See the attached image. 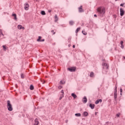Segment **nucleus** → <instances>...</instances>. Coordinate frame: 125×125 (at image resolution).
<instances>
[{"label": "nucleus", "instance_id": "f257e3e1", "mask_svg": "<svg viewBox=\"0 0 125 125\" xmlns=\"http://www.w3.org/2000/svg\"><path fill=\"white\" fill-rule=\"evenodd\" d=\"M97 12L100 16H103L105 14V7H99L97 8Z\"/></svg>", "mask_w": 125, "mask_h": 125}, {"label": "nucleus", "instance_id": "f03ea898", "mask_svg": "<svg viewBox=\"0 0 125 125\" xmlns=\"http://www.w3.org/2000/svg\"><path fill=\"white\" fill-rule=\"evenodd\" d=\"M7 107L8 111H12L13 110V108L12 107V105H11V104H10V101H7Z\"/></svg>", "mask_w": 125, "mask_h": 125}, {"label": "nucleus", "instance_id": "7ed1b4c3", "mask_svg": "<svg viewBox=\"0 0 125 125\" xmlns=\"http://www.w3.org/2000/svg\"><path fill=\"white\" fill-rule=\"evenodd\" d=\"M67 70L70 72H75L76 71V67H72L67 68Z\"/></svg>", "mask_w": 125, "mask_h": 125}, {"label": "nucleus", "instance_id": "20e7f679", "mask_svg": "<svg viewBox=\"0 0 125 125\" xmlns=\"http://www.w3.org/2000/svg\"><path fill=\"white\" fill-rule=\"evenodd\" d=\"M24 9L25 10H28V9H29V4L27 3H25L24 4Z\"/></svg>", "mask_w": 125, "mask_h": 125}, {"label": "nucleus", "instance_id": "39448f33", "mask_svg": "<svg viewBox=\"0 0 125 125\" xmlns=\"http://www.w3.org/2000/svg\"><path fill=\"white\" fill-rule=\"evenodd\" d=\"M125 14V11L121 8H120V15L121 16H124V15Z\"/></svg>", "mask_w": 125, "mask_h": 125}, {"label": "nucleus", "instance_id": "423d86ee", "mask_svg": "<svg viewBox=\"0 0 125 125\" xmlns=\"http://www.w3.org/2000/svg\"><path fill=\"white\" fill-rule=\"evenodd\" d=\"M79 12H83V6H81L78 8Z\"/></svg>", "mask_w": 125, "mask_h": 125}, {"label": "nucleus", "instance_id": "0eeeda50", "mask_svg": "<svg viewBox=\"0 0 125 125\" xmlns=\"http://www.w3.org/2000/svg\"><path fill=\"white\" fill-rule=\"evenodd\" d=\"M12 16H13L14 18V20L16 21H17V16L16 15V14H13Z\"/></svg>", "mask_w": 125, "mask_h": 125}, {"label": "nucleus", "instance_id": "6e6552de", "mask_svg": "<svg viewBox=\"0 0 125 125\" xmlns=\"http://www.w3.org/2000/svg\"><path fill=\"white\" fill-rule=\"evenodd\" d=\"M39 120H38V119L36 118L35 120V124H34V125H39Z\"/></svg>", "mask_w": 125, "mask_h": 125}, {"label": "nucleus", "instance_id": "1a4fd4ad", "mask_svg": "<svg viewBox=\"0 0 125 125\" xmlns=\"http://www.w3.org/2000/svg\"><path fill=\"white\" fill-rule=\"evenodd\" d=\"M83 99V102L84 103H86V102H87V99H86V97H84Z\"/></svg>", "mask_w": 125, "mask_h": 125}, {"label": "nucleus", "instance_id": "9d476101", "mask_svg": "<svg viewBox=\"0 0 125 125\" xmlns=\"http://www.w3.org/2000/svg\"><path fill=\"white\" fill-rule=\"evenodd\" d=\"M94 106H95V105L92 104H89V107L91 108V109H94Z\"/></svg>", "mask_w": 125, "mask_h": 125}, {"label": "nucleus", "instance_id": "9b49d317", "mask_svg": "<svg viewBox=\"0 0 125 125\" xmlns=\"http://www.w3.org/2000/svg\"><path fill=\"white\" fill-rule=\"evenodd\" d=\"M83 115L84 117H87V115H88V113H87V112L86 111H84L83 113Z\"/></svg>", "mask_w": 125, "mask_h": 125}, {"label": "nucleus", "instance_id": "f8f14e48", "mask_svg": "<svg viewBox=\"0 0 125 125\" xmlns=\"http://www.w3.org/2000/svg\"><path fill=\"white\" fill-rule=\"evenodd\" d=\"M71 96H72V97H73L75 99V98H77V95H76L75 93H72Z\"/></svg>", "mask_w": 125, "mask_h": 125}, {"label": "nucleus", "instance_id": "ddd939ff", "mask_svg": "<svg viewBox=\"0 0 125 125\" xmlns=\"http://www.w3.org/2000/svg\"><path fill=\"white\" fill-rule=\"evenodd\" d=\"M58 21V18L57 17V15L55 16V22H57Z\"/></svg>", "mask_w": 125, "mask_h": 125}, {"label": "nucleus", "instance_id": "4468645a", "mask_svg": "<svg viewBox=\"0 0 125 125\" xmlns=\"http://www.w3.org/2000/svg\"><path fill=\"white\" fill-rule=\"evenodd\" d=\"M103 66H104L106 69H108V66H107V63L103 62Z\"/></svg>", "mask_w": 125, "mask_h": 125}, {"label": "nucleus", "instance_id": "2eb2a0df", "mask_svg": "<svg viewBox=\"0 0 125 125\" xmlns=\"http://www.w3.org/2000/svg\"><path fill=\"white\" fill-rule=\"evenodd\" d=\"M74 23L75 22L73 21H69V24H70L71 26L74 25Z\"/></svg>", "mask_w": 125, "mask_h": 125}, {"label": "nucleus", "instance_id": "dca6fc26", "mask_svg": "<svg viewBox=\"0 0 125 125\" xmlns=\"http://www.w3.org/2000/svg\"><path fill=\"white\" fill-rule=\"evenodd\" d=\"M65 81H61L60 82V84H65Z\"/></svg>", "mask_w": 125, "mask_h": 125}, {"label": "nucleus", "instance_id": "f3484780", "mask_svg": "<svg viewBox=\"0 0 125 125\" xmlns=\"http://www.w3.org/2000/svg\"><path fill=\"white\" fill-rule=\"evenodd\" d=\"M75 116L76 117H81V116H82V114H81V113H76L75 114Z\"/></svg>", "mask_w": 125, "mask_h": 125}, {"label": "nucleus", "instance_id": "a211bd4d", "mask_svg": "<svg viewBox=\"0 0 125 125\" xmlns=\"http://www.w3.org/2000/svg\"><path fill=\"white\" fill-rule=\"evenodd\" d=\"M30 90H34V85H31L30 86Z\"/></svg>", "mask_w": 125, "mask_h": 125}, {"label": "nucleus", "instance_id": "6ab92c4d", "mask_svg": "<svg viewBox=\"0 0 125 125\" xmlns=\"http://www.w3.org/2000/svg\"><path fill=\"white\" fill-rule=\"evenodd\" d=\"M41 39H42V37L39 36L38 39L37 40V42H41V41H42Z\"/></svg>", "mask_w": 125, "mask_h": 125}, {"label": "nucleus", "instance_id": "aec40b11", "mask_svg": "<svg viewBox=\"0 0 125 125\" xmlns=\"http://www.w3.org/2000/svg\"><path fill=\"white\" fill-rule=\"evenodd\" d=\"M18 29H19V30H21V29H22V25H19L18 26Z\"/></svg>", "mask_w": 125, "mask_h": 125}, {"label": "nucleus", "instance_id": "412c9836", "mask_svg": "<svg viewBox=\"0 0 125 125\" xmlns=\"http://www.w3.org/2000/svg\"><path fill=\"white\" fill-rule=\"evenodd\" d=\"M94 75V73L92 72H91L90 73V77H91V78H92V77H93Z\"/></svg>", "mask_w": 125, "mask_h": 125}, {"label": "nucleus", "instance_id": "4be33fe9", "mask_svg": "<svg viewBox=\"0 0 125 125\" xmlns=\"http://www.w3.org/2000/svg\"><path fill=\"white\" fill-rule=\"evenodd\" d=\"M114 99L115 100H117V93L114 92Z\"/></svg>", "mask_w": 125, "mask_h": 125}, {"label": "nucleus", "instance_id": "5701e85b", "mask_svg": "<svg viewBox=\"0 0 125 125\" xmlns=\"http://www.w3.org/2000/svg\"><path fill=\"white\" fill-rule=\"evenodd\" d=\"M1 36L3 37L4 35L3 34H2V31H1V30H0V37H1Z\"/></svg>", "mask_w": 125, "mask_h": 125}, {"label": "nucleus", "instance_id": "b1692460", "mask_svg": "<svg viewBox=\"0 0 125 125\" xmlns=\"http://www.w3.org/2000/svg\"><path fill=\"white\" fill-rule=\"evenodd\" d=\"M81 30V27H78L76 30V33H78L79 31Z\"/></svg>", "mask_w": 125, "mask_h": 125}, {"label": "nucleus", "instance_id": "393cba45", "mask_svg": "<svg viewBox=\"0 0 125 125\" xmlns=\"http://www.w3.org/2000/svg\"><path fill=\"white\" fill-rule=\"evenodd\" d=\"M41 14L42 15H45V12H44V11H42Z\"/></svg>", "mask_w": 125, "mask_h": 125}, {"label": "nucleus", "instance_id": "a878e982", "mask_svg": "<svg viewBox=\"0 0 125 125\" xmlns=\"http://www.w3.org/2000/svg\"><path fill=\"white\" fill-rule=\"evenodd\" d=\"M82 33L83 34V35H84V36H86V35L87 34V33L84 31H82Z\"/></svg>", "mask_w": 125, "mask_h": 125}, {"label": "nucleus", "instance_id": "bb28decb", "mask_svg": "<svg viewBox=\"0 0 125 125\" xmlns=\"http://www.w3.org/2000/svg\"><path fill=\"white\" fill-rule=\"evenodd\" d=\"M2 47L3 48V50H4V51H6V47H5V45H3Z\"/></svg>", "mask_w": 125, "mask_h": 125}, {"label": "nucleus", "instance_id": "cd10ccee", "mask_svg": "<svg viewBox=\"0 0 125 125\" xmlns=\"http://www.w3.org/2000/svg\"><path fill=\"white\" fill-rule=\"evenodd\" d=\"M63 97H64V95L62 94V95L60 97L59 100H61V99H62V98H63Z\"/></svg>", "mask_w": 125, "mask_h": 125}, {"label": "nucleus", "instance_id": "c85d7f7f", "mask_svg": "<svg viewBox=\"0 0 125 125\" xmlns=\"http://www.w3.org/2000/svg\"><path fill=\"white\" fill-rule=\"evenodd\" d=\"M114 92H116V93H117V86H116L115 87Z\"/></svg>", "mask_w": 125, "mask_h": 125}, {"label": "nucleus", "instance_id": "c756f323", "mask_svg": "<svg viewBox=\"0 0 125 125\" xmlns=\"http://www.w3.org/2000/svg\"><path fill=\"white\" fill-rule=\"evenodd\" d=\"M120 91L121 92L120 94L122 95V93L123 92V89L120 88Z\"/></svg>", "mask_w": 125, "mask_h": 125}, {"label": "nucleus", "instance_id": "7c9ffc66", "mask_svg": "<svg viewBox=\"0 0 125 125\" xmlns=\"http://www.w3.org/2000/svg\"><path fill=\"white\" fill-rule=\"evenodd\" d=\"M99 103V100L96 101L95 102V104H98Z\"/></svg>", "mask_w": 125, "mask_h": 125}, {"label": "nucleus", "instance_id": "2f4dec72", "mask_svg": "<svg viewBox=\"0 0 125 125\" xmlns=\"http://www.w3.org/2000/svg\"><path fill=\"white\" fill-rule=\"evenodd\" d=\"M51 33H53V35H55V34H56V32H54V30H51Z\"/></svg>", "mask_w": 125, "mask_h": 125}, {"label": "nucleus", "instance_id": "473e14b6", "mask_svg": "<svg viewBox=\"0 0 125 125\" xmlns=\"http://www.w3.org/2000/svg\"><path fill=\"white\" fill-rule=\"evenodd\" d=\"M62 86H61V85H60V86H58V88L59 89H61L62 88Z\"/></svg>", "mask_w": 125, "mask_h": 125}, {"label": "nucleus", "instance_id": "72a5a7b5", "mask_svg": "<svg viewBox=\"0 0 125 125\" xmlns=\"http://www.w3.org/2000/svg\"><path fill=\"white\" fill-rule=\"evenodd\" d=\"M21 79H23L24 78V74H21Z\"/></svg>", "mask_w": 125, "mask_h": 125}, {"label": "nucleus", "instance_id": "f704fd0d", "mask_svg": "<svg viewBox=\"0 0 125 125\" xmlns=\"http://www.w3.org/2000/svg\"><path fill=\"white\" fill-rule=\"evenodd\" d=\"M120 115H121V114L120 113H118V114H116V117H120Z\"/></svg>", "mask_w": 125, "mask_h": 125}, {"label": "nucleus", "instance_id": "c9c22d12", "mask_svg": "<svg viewBox=\"0 0 125 125\" xmlns=\"http://www.w3.org/2000/svg\"><path fill=\"white\" fill-rule=\"evenodd\" d=\"M124 5H125V3H122V4H120V6L124 7Z\"/></svg>", "mask_w": 125, "mask_h": 125}, {"label": "nucleus", "instance_id": "e433bc0d", "mask_svg": "<svg viewBox=\"0 0 125 125\" xmlns=\"http://www.w3.org/2000/svg\"><path fill=\"white\" fill-rule=\"evenodd\" d=\"M61 92V93H62L63 94H64V91L63 90H62Z\"/></svg>", "mask_w": 125, "mask_h": 125}, {"label": "nucleus", "instance_id": "4c0bfd02", "mask_svg": "<svg viewBox=\"0 0 125 125\" xmlns=\"http://www.w3.org/2000/svg\"><path fill=\"white\" fill-rule=\"evenodd\" d=\"M99 102H100V103H101V102H102V99H99Z\"/></svg>", "mask_w": 125, "mask_h": 125}, {"label": "nucleus", "instance_id": "58836bf2", "mask_svg": "<svg viewBox=\"0 0 125 125\" xmlns=\"http://www.w3.org/2000/svg\"><path fill=\"white\" fill-rule=\"evenodd\" d=\"M121 48H124V44H121Z\"/></svg>", "mask_w": 125, "mask_h": 125}, {"label": "nucleus", "instance_id": "ea45409f", "mask_svg": "<svg viewBox=\"0 0 125 125\" xmlns=\"http://www.w3.org/2000/svg\"><path fill=\"white\" fill-rule=\"evenodd\" d=\"M120 43H121V44H123L124 42H123V41H121V42H120Z\"/></svg>", "mask_w": 125, "mask_h": 125}, {"label": "nucleus", "instance_id": "a19ab883", "mask_svg": "<svg viewBox=\"0 0 125 125\" xmlns=\"http://www.w3.org/2000/svg\"><path fill=\"white\" fill-rule=\"evenodd\" d=\"M21 29H22V30H25V27H24L23 26H22Z\"/></svg>", "mask_w": 125, "mask_h": 125}, {"label": "nucleus", "instance_id": "79ce46f5", "mask_svg": "<svg viewBox=\"0 0 125 125\" xmlns=\"http://www.w3.org/2000/svg\"><path fill=\"white\" fill-rule=\"evenodd\" d=\"M41 82H42V83L43 84L44 83H45V81H42Z\"/></svg>", "mask_w": 125, "mask_h": 125}, {"label": "nucleus", "instance_id": "37998d69", "mask_svg": "<svg viewBox=\"0 0 125 125\" xmlns=\"http://www.w3.org/2000/svg\"><path fill=\"white\" fill-rule=\"evenodd\" d=\"M94 17H97V15H96V14H95V15H94Z\"/></svg>", "mask_w": 125, "mask_h": 125}, {"label": "nucleus", "instance_id": "c03bdc74", "mask_svg": "<svg viewBox=\"0 0 125 125\" xmlns=\"http://www.w3.org/2000/svg\"><path fill=\"white\" fill-rule=\"evenodd\" d=\"M41 42H44V39H42V40H41Z\"/></svg>", "mask_w": 125, "mask_h": 125}, {"label": "nucleus", "instance_id": "a18cd8bd", "mask_svg": "<svg viewBox=\"0 0 125 125\" xmlns=\"http://www.w3.org/2000/svg\"><path fill=\"white\" fill-rule=\"evenodd\" d=\"M48 12H49V13H50V12H51V10H49Z\"/></svg>", "mask_w": 125, "mask_h": 125}, {"label": "nucleus", "instance_id": "49530a36", "mask_svg": "<svg viewBox=\"0 0 125 125\" xmlns=\"http://www.w3.org/2000/svg\"><path fill=\"white\" fill-rule=\"evenodd\" d=\"M65 123L67 124L68 123V120H65Z\"/></svg>", "mask_w": 125, "mask_h": 125}, {"label": "nucleus", "instance_id": "de8ad7c7", "mask_svg": "<svg viewBox=\"0 0 125 125\" xmlns=\"http://www.w3.org/2000/svg\"><path fill=\"white\" fill-rule=\"evenodd\" d=\"M75 47H76V46H75V45H73V48H75Z\"/></svg>", "mask_w": 125, "mask_h": 125}, {"label": "nucleus", "instance_id": "09e8293b", "mask_svg": "<svg viewBox=\"0 0 125 125\" xmlns=\"http://www.w3.org/2000/svg\"><path fill=\"white\" fill-rule=\"evenodd\" d=\"M103 62L105 61V59H103Z\"/></svg>", "mask_w": 125, "mask_h": 125}, {"label": "nucleus", "instance_id": "8fccbe9b", "mask_svg": "<svg viewBox=\"0 0 125 125\" xmlns=\"http://www.w3.org/2000/svg\"><path fill=\"white\" fill-rule=\"evenodd\" d=\"M68 46H71V44L68 45Z\"/></svg>", "mask_w": 125, "mask_h": 125}, {"label": "nucleus", "instance_id": "3c124183", "mask_svg": "<svg viewBox=\"0 0 125 125\" xmlns=\"http://www.w3.org/2000/svg\"><path fill=\"white\" fill-rule=\"evenodd\" d=\"M123 58H124V59H125V57H123Z\"/></svg>", "mask_w": 125, "mask_h": 125}, {"label": "nucleus", "instance_id": "603ef678", "mask_svg": "<svg viewBox=\"0 0 125 125\" xmlns=\"http://www.w3.org/2000/svg\"><path fill=\"white\" fill-rule=\"evenodd\" d=\"M96 114H97V112H95V115H96Z\"/></svg>", "mask_w": 125, "mask_h": 125}, {"label": "nucleus", "instance_id": "864d4df0", "mask_svg": "<svg viewBox=\"0 0 125 125\" xmlns=\"http://www.w3.org/2000/svg\"><path fill=\"white\" fill-rule=\"evenodd\" d=\"M117 0H115V1H117Z\"/></svg>", "mask_w": 125, "mask_h": 125}]
</instances>
